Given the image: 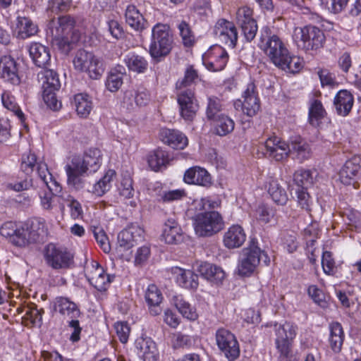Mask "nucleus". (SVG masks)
I'll list each match as a JSON object with an SVG mask.
<instances>
[{
	"mask_svg": "<svg viewBox=\"0 0 361 361\" xmlns=\"http://www.w3.org/2000/svg\"><path fill=\"white\" fill-rule=\"evenodd\" d=\"M354 104L353 94L346 90L337 92L334 99L336 113L341 116H346L350 112Z\"/></svg>",
	"mask_w": 361,
	"mask_h": 361,
	"instance_id": "obj_32",
	"label": "nucleus"
},
{
	"mask_svg": "<svg viewBox=\"0 0 361 361\" xmlns=\"http://www.w3.org/2000/svg\"><path fill=\"white\" fill-rule=\"evenodd\" d=\"M247 235L239 224H233L225 231L223 236L224 245L228 249L240 247L246 240Z\"/></svg>",
	"mask_w": 361,
	"mask_h": 361,
	"instance_id": "obj_24",
	"label": "nucleus"
},
{
	"mask_svg": "<svg viewBox=\"0 0 361 361\" xmlns=\"http://www.w3.org/2000/svg\"><path fill=\"white\" fill-rule=\"evenodd\" d=\"M264 145L267 149L266 154L277 161L287 158L290 154L289 144L276 136L269 137Z\"/></svg>",
	"mask_w": 361,
	"mask_h": 361,
	"instance_id": "obj_20",
	"label": "nucleus"
},
{
	"mask_svg": "<svg viewBox=\"0 0 361 361\" xmlns=\"http://www.w3.org/2000/svg\"><path fill=\"white\" fill-rule=\"evenodd\" d=\"M178 28L183 44L185 47L192 46L195 42V36L191 31L190 25L186 22L182 21L179 23Z\"/></svg>",
	"mask_w": 361,
	"mask_h": 361,
	"instance_id": "obj_57",
	"label": "nucleus"
},
{
	"mask_svg": "<svg viewBox=\"0 0 361 361\" xmlns=\"http://www.w3.org/2000/svg\"><path fill=\"white\" fill-rule=\"evenodd\" d=\"M74 106L78 116L87 118L92 109V101L91 97L85 93H79L74 96Z\"/></svg>",
	"mask_w": 361,
	"mask_h": 361,
	"instance_id": "obj_43",
	"label": "nucleus"
},
{
	"mask_svg": "<svg viewBox=\"0 0 361 361\" xmlns=\"http://www.w3.org/2000/svg\"><path fill=\"white\" fill-rule=\"evenodd\" d=\"M242 97L243 99L242 102L243 113L250 117L256 115L260 109V102L254 83L250 82L247 84Z\"/></svg>",
	"mask_w": 361,
	"mask_h": 361,
	"instance_id": "obj_22",
	"label": "nucleus"
},
{
	"mask_svg": "<svg viewBox=\"0 0 361 361\" xmlns=\"http://www.w3.org/2000/svg\"><path fill=\"white\" fill-rule=\"evenodd\" d=\"M137 353L143 361H157L158 352L155 343L150 338H138L135 341Z\"/></svg>",
	"mask_w": 361,
	"mask_h": 361,
	"instance_id": "obj_29",
	"label": "nucleus"
},
{
	"mask_svg": "<svg viewBox=\"0 0 361 361\" xmlns=\"http://www.w3.org/2000/svg\"><path fill=\"white\" fill-rule=\"evenodd\" d=\"M290 154L299 161L302 162L309 159L312 156V149L310 144L299 135L293 136L289 142Z\"/></svg>",
	"mask_w": 361,
	"mask_h": 361,
	"instance_id": "obj_27",
	"label": "nucleus"
},
{
	"mask_svg": "<svg viewBox=\"0 0 361 361\" xmlns=\"http://www.w3.org/2000/svg\"><path fill=\"white\" fill-rule=\"evenodd\" d=\"M171 274L178 286L183 288L195 290L199 286L198 276L190 269L173 267Z\"/></svg>",
	"mask_w": 361,
	"mask_h": 361,
	"instance_id": "obj_18",
	"label": "nucleus"
},
{
	"mask_svg": "<svg viewBox=\"0 0 361 361\" xmlns=\"http://www.w3.org/2000/svg\"><path fill=\"white\" fill-rule=\"evenodd\" d=\"M322 265L324 272L327 275H334L336 271V263L332 255L329 251L323 252Z\"/></svg>",
	"mask_w": 361,
	"mask_h": 361,
	"instance_id": "obj_59",
	"label": "nucleus"
},
{
	"mask_svg": "<svg viewBox=\"0 0 361 361\" xmlns=\"http://www.w3.org/2000/svg\"><path fill=\"white\" fill-rule=\"evenodd\" d=\"M326 114V112L321 101L314 99L310 102L308 120L312 126H319Z\"/></svg>",
	"mask_w": 361,
	"mask_h": 361,
	"instance_id": "obj_42",
	"label": "nucleus"
},
{
	"mask_svg": "<svg viewBox=\"0 0 361 361\" xmlns=\"http://www.w3.org/2000/svg\"><path fill=\"white\" fill-rule=\"evenodd\" d=\"M125 19L126 23L134 30L142 32L145 29L146 21L134 5H128L125 11Z\"/></svg>",
	"mask_w": 361,
	"mask_h": 361,
	"instance_id": "obj_35",
	"label": "nucleus"
},
{
	"mask_svg": "<svg viewBox=\"0 0 361 361\" xmlns=\"http://www.w3.org/2000/svg\"><path fill=\"white\" fill-rule=\"evenodd\" d=\"M101 164L102 153L97 148L87 149L82 157H73L65 166L68 185L75 190L82 188L83 177L97 171Z\"/></svg>",
	"mask_w": 361,
	"mask_h": 361,
	"instance_id": "obj_3",
	"label": "nucleus"
},
{
	"mask_svg": "<svg viewBox=\"0 0 361 361\" xmlns=\"http://www.w3.org/2000/svg\"><path fill=\"white\" fill-rule=\"evenodd\" d=\"M214 33L216 37L225 44L232 48L235 46L238 32L233 23L224 19L218 20L214 27Z\"/></svg>",
	"mask_w": 361,
	"mask_h": 361,
	"instance_id": "obj_17",
	"label": "nucleus"
},
{
	"mask_svg": "<svg viewBox=\"0 0 361 361\" xmlns=\"http://www.w3.org/2000/svg\"><path fill=\"white\" fill-rule=\"evenodd\" d=\"M38 77L42 82L43 92H51L59 90L61 82L58 74L54 71L44 68L38 74Z\"/></svg>",
	"mask_w": 361,
	"mask_h": 361,
	"instance_id": "obj_36",
	"label": "nucleus"
},
{
	"mask_svg": "<svg viewBox=\"0 0 361 361\" xmlns=\"http://www.w3.org/2000/svg\"><path fill=\"white\" fill-rule=\"evenodd\" d=\"M173 47V36L170 27L166 24L157 23L152 29V38L149 45L150 56L159 61L166 56Z\"/></svg>",
	"mask_w": 361,
	"mask_h": 361,
	"instance_id": "obj_6",
	"label": "nucleus"
},
{
	"mask_svg": "<svg viewBox=\"0 0 361 361\" xmlns=\"http://www.w3.org/2000/svg\"><path fill=\"white\" fill-rule=\"evenodd\" d=\"M15 32L18 37L26 39L37 32V27L29 18L18 17Z\"/></svg>",
	"mask_w": 361,
	"mask_h": 361,
	"instance_id": "obj_44",
	"label": "nucleus"
},
{
	"mask_svg": "<svg viewBox=\"0 0 361 361\" xmlns=\"http://www.w3.org/2000/svg\"><path fill=\"white\" fill-rule=\"evenodd\" d=\"M268 192L274 202L278 204L284 205L288 202V197L286 190L279 185L276 180H269Z\"/></svg>",
	"mask_w": 361,
	"mask_h": 361,
	"instance_id": "obj_47",
	"label": "nucleus"
},
{
	"mask_svg": "<svg viewBox=\"0 0 361 361\" xmlns=\"http://www.w3.org/2000/svg\"><path fill=\"white\" fill-rule=\"evenodd\" d=\"M86 276L90 283L101 292L107 290L114 278L106 274L97 262H93L87 269Z\"/></svg>",
	"mask_w": 361,
	"mask_h": 361,
	"instance_id": "obj_16",
	"label": "nucleus"
},
{
	"mask_svg": "<svg viewBox=\"0 0 361 361\" xmlns=\"http://www.w3.org/2000/svg\"><path fill=\"white\" fill-rule=\"evenodd\" d=\"M3 106L8 110L14 113L20 120H23L24 114L18 106L15 97L9 91H4L1 94Z\"/></svg>",
	"mask_w": 361,
	"mask_h": 361,
	"instance_id": "obj_50",
	"label": "nucleus"
},
{
	"mask_svg": "<svg viewBox=\"0 0 361 361\" xmlns=\"http://www.w3.org/2000/svg\"><path fill=\"white\" fill-rule=\"evenodd\" d=\"M116 176L114 170H108L104 176L93 185L92 192L97 197H102L111 188V182Z\"/></svg>",
	"mask_w": 361,
	"mask_h": 361,
	"instance_id": "obj_46",
	"label": "nucleus"
},
{
	"mask_svg": "<svg viewBox=\"0 0 361 361\" xmlns=\"http://www.w3.org/2000/svg\"><path fill=\"white\" fill-rule=\"evenodd\" d=\"M123 61L130 71L137 73H145L148 68V61L147 59L135 52L127 54L123 59Z\"/></svg>",
	"mask_w": 361,
	"mask_h": 361,
	"instance_id": "obj_39",
	"label": "nucleus"
},
{
	"mask_svg": "<svg viewBox=\"0 0 361 361\" xmlns=\"http://www.w3.org/2000/svg\"><path fill=\"white\" fill-rule=\"evenodd\" d=\"M173 346L175 348H189L194 343V339L192 336L183 334L178 332L173 336L172 339Z\"/></svg>",
	"mask_w": 361,
	"mask_h": 361,
	"instance_id": "obj_61",
	"label": "nucleus"
},
{
	"mask_svg": "<svg viewBox=\"0 0 361 361\" xmlns=\"http://www.w3.org/2000/svg\"><path fill=\"white\" fill-rule=\"evenodd\" d=\"M159 137L164 143L174 149H183L188 144V137L178 130L163 128L160 130Z\"/></svg>",
	"mask_w": 361,
	"mask_h": 361,
	"instance_id": "obj_28",
	"label": "nucleus"
},
{
	"mask_svg": "<svg viewBox=\"0 0 361 361\" xmlns=\"http://www.w3.org/2000/svg\"><path fill=\"white\" fill-rule=\"evenodd\" d=\"M261 259L267 264L269 262L267 255L252 240L247 247L243 249L236 267V273L243 277L250 276L255 271Z\"/></svg>",
	"mask_w": 361,
	"mask_h": 361,
	"instance_id": "obj_5",
	"label": "nucleus"
},
{
	"mask_svg": "<svg viewBox=\"0 0 361 361\" xmlns=\"http://www.w3.org/2000/svg\"><path fill=\"white\" fill-rule=\"evenodd\" d=\"M173 302L183 318L189 321H195L197 319L199 314L196 307L186 301L182 295L173 296Z\"/></svg>",
	"mask_w": 361,
	"mask_h": 361,
	"instance_id": "obj_38",
	"label": "nucleus"
},
{
	"mask_svg": "<svg viewBox=\"0 0 361 361\" xmlns=\"http://www.w3.org/2000/svg\"><path fill=\"white\" fill-rule=\"evenodd\" d=\"M252 9L247 6L240 7L236 12V20L238 25H243L250 23L251 20H255L252 18Z\"/></svg>",
	"mask_w": 361,
	"mask_h": 361,
	"instance_id": "obj_62",
	"label": "nucleus"
},
{
	"mask_svg": "<svg viewBox=\"0 0 361 361\" xmlns=\"http://www.w3.org/2000/svg\"><path fill=\"white\" fill-rule=\"evenodd\" d=\"M117 336L122 343H126L130 333L128 324L125 322H118L114 324Z\"/></svg>",
	"mask_w": 361,
	"mask_h": 361,
	"instance_id": "obj_64",
	"label": "nucleus"
},
{
	"mask_svg": "<svg viewBox=\"0 0 361 361\" xmlns=\"http://www.w3.org/2000/svg\"><path fill=\"white\" fill-rule=\"evenodd\" d=\"M161 240L169 245H177L183 240V230L174 218H169L163 225Z\"/></svg>",
	"mask_w": 361,
	"mask_h": 361,
	"instance_id": "obj_23",
	"label": "nucleus"
},
{
	"mask_svg": "<svg viewBox=\"0 0 361 361\" xmlns=\"http://www.w3.org/2000/svg\"><path fill=\"white\" fill-rule=\"evenodd\" d=\"M143 233V230L136 224L129 225L118 235V243L121 247L128 249L139 240Z\"/></svg>",
	"mask_w": 361,
	"mask_h": 361,
	"instance_id": "obj_30",
	"label": "nucleus"
},
{
	"mask_svg": "<svg viewBox=\"0 0 361 361\" xmlns=\"http://www.w3.org/2000/svg\"><path fill=\"white\" fill-rule=\"evenodd\" d=\"M183 180L190 185H196L204 188H209L212 185V178L210 173L200 166H192L185 171Z\"/></svg>",
	"mask_w": 361,
	"mask_h": 361,
	"instance_id": "obj_21",
	"label": "nucleus"
},
{
	"mask_svg": "<svg viewBox=\"0 0 361 361\" xmlns=\"http://www.w3.org/2000/svg\"><path fill=\"white\" fill-rule=\"evenodd\" d=\"M293 182L297 185V188H306L312 183V177L309 170L300 169L295 172L293 176Z\"/></svg>",
	"mask_w": 361,
	"mask_h": 361,
	"instance_id": "obj_53",
	"label": "nucleus"
},
{
	"mask_svg": "<svg viewBox=\"0 0 361 361\" xmlns=\"http://www.w3.org/2000/svg\"><path fill=\"white\" fill-rule=\"evenodd\" d=\"M54 309L61 314L69 319H75L80 315V310L76 304L68 298L58 297L54 300Z\"/></svg>",
	"mask_w": 361,
	"mask_h": 361,
	"instance_id": "obj_34",
	"label": "nucleus"
},
{
	"mask_svg": "<svg viewBox=\"0 0 361 361\" xmlns=\"http://www.w3.org/2000/svg\"><path fill=\"white\" fill-rule=\"evenodd\" d=\"M219 206V202L209 197L193 200L192 209L197 214L192 218V221L197 236L211 237L223 229L224 219L219 212L214 210Z\"/></svg>",
	"mask_w": 361,
	"mask_h": 361,
	"instance_id": "obj_1",
	"label": "nucleus"
},
{
	"mask_svg": "<svg viewBox=\"0 0 361 361\" xmlns=\"http://www.w3.org/2000/svg\"><path fill=\"white\" fill-rule=\"evenodd\" d=\"M361 158L354 156L347 160L338 173L339 181L345 185H353L355 187L356 178L361 168Z\"/></svg>",
	"mask_w": 361,
	"mask_h": 361,
	"instance_id": "obj_19",
	"label": "nucleus"
},
{
	"mask_svg": "<svg viewBox=\"0 0 361 361\" xmlns=\"http://www.w3.org/2000/svg\"><path fill=\"white\" fill-rule=\"evenodd\" d=\"M93 233L96 241L103 251L106 253L109 252L111 250L110 243L104 231L102 228L94 227Z\"/></svg>",
	"mask_w": 361,
	"mask_h": 361,
	"instance_id": "obj_60",
	"label": "nucleus"
},
{
	"mask_svg": "<svg viewBox=\"0 0 361 361\" xmlns=\"http://www.w3.org/2000/svg\"><path fill=\"white\" fill-rule=\"evenodd\" d=\"M212 121H214V133L219 136H226L234 130V121L224 114L218 115Z\"/></svg>",
	"mask_w": 361,
	"mask_h": 361,
	"instance_id": "obj_41",
	"label": "nucleus"
},
{
	"mask_svg": "<svg viewBox=\"0 0 361 361\" xmlns=\"http://www.w3.org/2000/svg\"><path fill=\"white\" fill-rule=\"evenodd\" d=\"M118 190L120 196L124 199H130L134 196L135 190L133 186V180L129 176L122 178Z\"/></svg>",
	"mask_w": 361,
	"mask_h": 361,
	"instance_id": "obj_56",
	"label": "nucleus"
},
{
	"mask_svg": "<svg viewBox=\"0 0 361 361\" xmlns=\"http://www.w3.org/2000/svg\"><path fill=\"white\" fill-rule=\"evenodd\" d=\"M241 30L245 40L251 42L256 36L258 27L255 20H251L250 23L240 25Z\"/></svg>",
	"mask_w": 361,
	"mask_h": 361,
	"instance_id": "obj_63",
	"label": "nucleus"
},
{
	"mask_svg": "<svg viewBox=\"0 0 361 361\" xmlns=\"http://www.w3.org/2000/svg\"><path fill=\"white\" fill-rule=\"evenodd\" d=\"M73 63L75 69L85 72L92 79L99 78L104 68L102 61L92 52L80 49L75 54Z\"/></svg>",
	"mask_w": 361,
	"mask_h": 361,
	"instance_id": "obj_9",
	"label": "nucleus"
},
{
	"mask_svg": "<svg viewBox=\"0 0 361 361\" xmlns=\"http://www.w3.org/2000/svg\"><path fill=\"white\" fill-rule=\"evenodd\" d=\"M0 78L12 85L20 83L17 63L10 56H3L0 58Z\"/></svg>",
	"mask_w": 361,
	"mask_h": 361,
	"instance_id": "obj_26",
	"label": "nucleus"
},
{
	"mask_svg": "<svg viewBox=\"0 0 361 361\" xmlns=\"http://www.w3.org/2000/svg\"><path fill=\"white\" fill-rule=\"evenodd\" d=\"M198 271L207 280L216 283L221 282L226 276L221 267L206 262L199 266Z\"/></svg>",
	"mask_w": 361,
	"mask_h": 361,
	"instance_id": "obj_40",
	"label": "nucleus"
},
{
	"mask_svg": "<svg viewBox=\"0 0 361 361\" xmlns=\"http://www.w3.org/2000/svg\"><path fill=\"white\" fill-rule=\"evenodd\" d=\"M37 173L42 184L44 185L48 190L57 197L59 202L61 201V195H67L62 192V187L61 184L54 180L52 175L49 173L47 166L45 163H37Z\"/></svg>",
	"mask_w": 361,
	"mask_h": 361,
	"instance_id": "obj_25",
	"label": "nucleus"
},
{
	"mask_svg": "<svg viewBox=\"0 0 361 361\" xmlns=\"http://www.w3.org/2000/svg\"><path fill=\"white\" fill-rule=\"evenodd\" d=\"M345 335L342 326L338 322H333L329 325V344L331 349L336 353L341 350Z\"/></svg>",
	"mask_w": 361,
	"mask_h": 361,
	"instance_id": "obj_37",
	"label": "nucleus"
},
{
	"mask_svg": "<svg viewBox=\"0 0 361 361\" xmlns=\"http://www.w3.org/2000/svg\"><path fill=\"white\" fill-rule=\"evenodd\" d=\"M228 59L226 51L219 45L212 46L202 56V63L210 71H222Z\"/></svg>",
	"mask_w": 361,
	"mask_h": 361,
	"instance_id": "obj_14",
	"label": "nucleus"
},
{
	"mask_svg": "<svg viewBox=\"0 0 361 361\" xmlns=\"http://www.w3.org/2000/svg\"><path fill=\"white\" fill-rule=\"evenodd\" d=\"M161 195V202L164 203H169L183 199L187 194L184 189H176L171 190H164V193Z\"/></svg>",
	"mask_w": 361,
	"mask_h": 361,
	"instance_id": "obj_58",
	"label": "nucleus"
},
{
	"mask_svg": "<svg viewBox=\"0 0 361 361\" xmlns=\"http://www.w3.org/2000/svg\"><path fill=\"white\" fill-rule=\"evenodd\" d=\"M65 203L71 209V214L73 219H79L82 215V208L80 203L70 195H62L60 207L63 208Z\"/></svg>",
	"mask_w": 361,
	"mask_h": 361,
	"instance_id": "obj_51",
	"label": "nucleus"
},
{
	"mask_svg": "<svg viewBox=\"0 0 361 361\" xmlns=\"http://www.w3.org/2000/svg\"><path fill=\"white\" fill-rule=\"evenodd\" d=\"M180 117L185 121H192L199 109V104L194 92L190 89L183 90L177 95Z\"/></svg>",
	"mask_w": 361,
	"mask_h": 361,
	"instance_id": "obj_13",
	"label": "nucleus"
},
{
	"mask_svg": "<svg viewBox=\"0 0 361 361\" xmlns=\"http://www.w3.org/2000/svg\"><path fill=\"white\" fill-rule=\"evenodd\" d=\"M222 105L221 101L217 97H209L207 106L206 109V116L207 118L212 121L217 117L219 114H223L221 113Z\"/></svg>",
	"mask_w": 361,
	"mask_h": 361,
	"instance_id": "obj_55",
	"label": "nucleus"
},
{
	"mask_svg": "<svg viewBox=\"0 0 361 361\" xmlns=\"http://www.w3.org/2000/svg\"><path fill=\"white\" fill-rule=\"evenodd\" d=\"M44 258L47 264L54 269L68 268L73 262V255L66 248L48 244L44 250Z\"/></svg>",
	"mask_w": 361,
	"mask_h": 361,
	"instance_id": "obj_11",
	"label": "nucleus"
},
{
	"mask_svg": "<svg viewBox=\"0 0 361 361\" xmlns=\"http://www.w3.org/2000/svg\"><path fill=\"white\" fill-rule=\"evenodd\" d=\"M275 213V210L272 207L261 204L255 209L254 216L259 224H267L272 221Z\"/></svg>",
	"mask_w": 361,
	"mask_h": 361,
	"instance_id": "obj_52",
	"label": "nucleus"
},
{
	"mask_svg": "<svg viewBox=\"0 0 361 361\" xmlns=\"http://www.w3.org/2000/svg\"><path fill=\"white\" fill-rule=\"evenodd\" d=\"M258 47L276 67L283 63L290 53L288 44L268 26L262 27L260 30Z\"/></svg>",
	"mask_w": 361,
	"mask_h": 361,
	"instance_id": "obj_4",
	"label": "nucleus"
},
{
	"mask_svg": "<svg viewBox=\"0 0 361 361\" xmlns=\"http://www.w3.org/2000/svg\"><path fill=\"white\" fill-rule=\"evenodd\" d=\"M145 298L150 314L154 316L159 314L161 312L159 305L163 300V295L158 287L154 284L149 285Z\"/></svg>",
	"mask_w": 361,
	"mask_h": 361,
	"instance_id": "obj_33",
	"label": "nucleus"
},
{
	"mask_svg": "<svg viewBox=\"0 0 361 361\" xmlns=\"http://www.w3.org/2000/svg\"><path fill=\"white\" fill-rule=\"evenodd\" d=\"M275 332V343L281 355L288 357L291 352L293 340L295 339L298 326L296 324L286 322L284 324L274 323L270 324Z\"/></svg>",
	"mask_w": 361,
	"mask_h": 361,
	"instance_id": "obj_10",
	"label": "nucleus"
},
{
	"mask_svg": "<svg viewBox=\"0 0 361 361\" xmlns=\"http://www.w3.org/2000/svg\"><path fill=\"white\" fill-rule=\"evenodd\" d=\"M303 67V61L298 56L293 55L290 52L287 56V59L283 61L281 65H278L277 68L290 73H298Z\"/></svg>",
	"mask_w": 361,
	"mask_h": 361,
	"instance_id": "obj_48",
	"label": "nucleus"
},
{
	"mask_svg": "<svg viewBox=\"0 0 361 361\" xmlns=\"http://www.w3.org/2000/svg\"><path fill=\"white\" fill-rule=\"evenodd\" d=\"M295 201L300 209L310 213L313 205V199L307 191L306 188L295 189Z\"/></svg>",
	"mask_w": 361,
	"mask_h": 361,
	"instance_id": "obj_49",
	"label": "nucleus"
},
{
	"mask_svg": "<svg viewBox=\"0 0 361 361\" xmlns=\"http://www.w3.org/2000/svg\"><path fill=\"white\" fill-rule=\"evenodd\" d=\"M293 39L298 48L308 51H317L323 47L326 38L324 32L319 27L307 25L295 27Z\"/></svg>",
	"mask_w": 361,
	"mask_h": 361,
	"instance_id": "obj_8",
	"label": "nucleus"
},
{
	"mask_svg": "<svg viewBox=\"0 0 361 361\" xmlns=\"http://www.w3.org/2000/svg\"><path fill=\"white\" fill-rule=\"evenodd\" d=\"M28 51L33 63L37 66L46 68L49 65L51 55L47 47L38 42H32L29 46Z\"/></svg>",
	"mask_w": 361,
	"mask_h": 361,
	"instance_id": "obj_31",
	"label": "nucleus"
},
{
	"mask_svg": "<svg viewBox=\"0 0 361 361\" xmlns=\"http://www.w3.org/2000/svg\"><path fill=\"white\" fill-rule=\"evenodd\" d=\"M45 233V221L42 218H33L23 223L7 221L0 228L1 235L19 247L37 243Z\"/></svg>",
	"mask_w": 361,
	"mask_h": 361,
	"instance_id": "obj_2",
	"label": "nucleus"
},
{
	"mask_svg": "<svg viewBox=\"0 0 361 361\" xmlns=\"http://www.w3.org/2000/svg\"><path fill=\"white\" fill-rule=\"evenodd\" d=\"M149 102V91L143 87H139L136 90L125 92L122 105L128 111H134L137 107L146 106Z\"/></svg>",
	"mask_w": 361,
	"mask_h": 361,
	"instance_id": "obj_15",
	"label": "nucleus"
},
{
	"mask_svg": "<svg viewBox=\"0 0 361 361\" xmlns=\"http://www.w3.org/2000/svg\"><path fill=\"white\" fill-rule=\"evenodd\" d=\"M216 342L219 350L228 361H234L239 357L240 348L234 334L225 329H219L216 333Z\"/></svg>",
	"mask_w": 361,
	"mask_h": 361,
	"instance_id": "obj_12",
	"label": "nucleus"
},
{
	"mask_svg": "<svg viewBox=\"0 0 361 361\" xmlns=\"http://www.w3.org/2000/svg\"><path fill=\"white\" fill-rule=\"evenodd\" d=\"M51 32L56 44L62 49L75 43L79 39V34L75 30V20L71 16L58 18L56 23L51 21Z\"/></svg>",
	"mask_w": 361,
	"mask_h": 361,
	"instance_id": "obj_7",
	"label": "nucleus"
},
{
	"mask_svg": "<svg viewBox=\"0 0 361 361\" xmlns=\"http://www.w3.org/2000/svg\"><path fill=\"white\" fill-rule=\"evenodd\" d=\"M147 162L152 170L158 171L169 162V154L167 152L157 149L148 154Z\"/></svg>",
	"mask_w": 361,
	"mask_h": 361,
	"instance_id": "obj_45",
	"label": "nucleus"
},
{
	"mask_svg": "<svg viewBox=\"0 0 361 361\" xmlns=\"http://www.w3.org/2000/svg\"><path fill=\"white\" fill-rule=\"evenodd\" d=\"M71 5L70 0H49L47 11L50 16L68 11Z\"/></svg>",
	"mask_w": 361,
	"mask_h": 361,
	"instance_id": "obj_54",
	"label": "nucleus"
}]
</instances>
